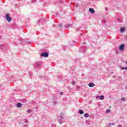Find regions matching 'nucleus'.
Masks as SVG:
<instances>
[{"label":"nucleus","instance_id":"23","mask_svg":"<svg viewBox=\"0 0 127 127\" xmlns=\"http://www.w3.org/2000/svg\"><path fill=\"white\" fill-rule=\"evenodd\" d=\"M75 5L76 6H78V4H75Z\"/></svg>","mask_w":127,"mask_h":127},{"label":"nucleus","instance_id":"7","mask_svg":"<svg viewBox=\"0 0 127 127\" xmlns=\"http://www.w3.org/2000/svg\"><path fill=\"white\" fill-rule=\"evenodd\" d=\"M89 10L90 12H91V13H95V10H94V9L93 8H89Z\"/></svg>","mask_w":127,"mask_h":127},{"label":"nucleus","instance_id":"16","mask_svg":"<svg viewBox=\"0 0 127 127\" xmlns=\"http://www.w3.org/2000/svg\"><path fill=\"white\" fill-rule=\"evenodd\" d=\"M111 112V111L110 110V109H107L106 110V113H110Z\"/></svg>","mask_w":127,"mask_h":127},{"label":"nucleus","instance_id":"13","mask_svg":"<svg viewBox=\"0 0 127 127\" xmlns=\"http://www.w3.org/2000/svg\"><path fill=\"white\" fill-rule=\"evenodd\" d=\"M89 117V114L86 113L84 114V117L85 118H88Z\"/></svg>","mask_w":127,"mask_h":127},{"label":"nucleus","instance_id":"11","mask_svg":"<svg viewBox=\"0 0 127 127\" xmlns=\"http://www.w3.org/2000/svg\"><path fill=\"white\" fill-rule=\"evenodd\" d=\"M120 69L121 70H125V69H127V67H123V66H120Z\"/></svg>","mask_w":127,"mask_h":127},{"label":"nucleus","instance_id":"24","mask_svg":"<svg viewBox=\"0 0 127 127\" xmlns=\"http://www.w3.org/2000/svg\"><path fill=\"white\" fill-rule=\"evenodd\" d=\"M119 21H122V19L118 20Z\"/></svg>","mask_w":127,"mask_h":127},{"label":"nucleus","instance_id":"3","mask_svg":"<svg viewBox=\"0 0 127 127\" xmlns=\"http://www.w3.org/2000/svg\"><path fill=\"white\" fill-rule=\"evenodd\" d=\"M124 49H125V44H123L122 45L120 46L119 50H121V51H124Z\"/></svg>","mask_w":127,"mask_h":127},{"label":"nucleus","instance_id":"12","mask_svg":"<svg viewBox=\"0 0 127 127\" xmlns=\"http://www.w3.org/2000/svg\"><path fill=\"white\" fill-rule=\"evenodd\" d=\"M105 99V96L104 95H101L100 96V100H104Z\"/></svg>","mask_w":127,"mask_h":127},{"label":"nucleus","instance_id":"2","mask_svg":"<svg viewBox=\"0 0 127 127\" xmlns=\"http://www.w3.org/2000/svg\"><path fill=\"white\" fill-rule=\"evenodd\" d=\"M62 119H64V117L62 116H60V117H59V123L61 125H62V124H63V120H62Z\"/></svg>","mask_w":127,"mask_h":127},{"label":"nucleus","instance_id":"20","mask_svg":"<svg viewBox=\"0 0 127 127\" xmlns=\"http://www.w3.org/2000/svg\"><path fill=\"white\" fill-rule=\"evenodd\" d=\"M60 94V95H63L64 93L63 92H61Z\"/></svg>","mask_w":127,"mask_h":127},{"label":"nucleus","instance_id":"17","mask_svg":"<svg viewBox=\"0 0 127 127\" xmlns=\"http://www.w3.org/2000/svg\"><path fill=\"white\" fill-rule=\"evenodd\" d=\"M71 83H72V85H75V84H76V82H75V81H72L71 82Z\"/></svg>","mask_w":127,"mask_h":127},{"label":"nucleus","instance_id":"6","mask_svg":"<svg viewBox=\"0 0 127 127\" xmlns=\"http://www.w3.org/2000/svg\"><path fill=\"white\" fill-rule=\"evenodd\" d=\"M125 30H126V27H123L120 29V31L122 33H124V32H125Z\"/></svg>","mask_w":127,"mask_h":127},{"label":"nucleus","instance_id":"19","mask_svg":"<svg viewBox=\"0 0 127 127\" xmlns=\"http://www.w3.org/2000/svg\"><path fill=\"white\" fill-rule=\"evenodd\" d=\"M96 99H100V96H96Z\"/></svg>","mask_w":127,"mask_h":127},{"label":"nucleus","instance_id":"14","mask_svg":"<svg viewBox=\"0 0 127 127\" xmlns=\"http://www.w3.org/2000/svg\"><path fill=\"white\" fill-rule=\"evenodd\" d=\"M31 112H32V110L31 109H28L27 110V113H31Z\"/></svg>","mask_w":127,"mask_h":127},{"label":"nucleus","instance_id":"25","mask_svg":"<svg viewBox=\"0 0 127 127\" xmlns=\"http://www.w3.org/2000/svg\"><path fill=\"white\" fill-rule=\"evenodd\" d=\"M109 109H111V106L109 107Z\"/></svg>","mask_w":127,"mask_h":127},{"label":"nucleus","instance_id":"4","mask_svg":"<svg viewBox=\"0 0 127 127\" xmlns=\"http://www.w3.org/2000/svg\"><path fill=\"white\" fill-rule=\"evenodd\" d=\"M41 56H43L44 57H48V53L45 52L41 54Z\"/></svg>","mask_w":127,"mask_h":127},{"label":"nucleus","instance_id":"9","mask_svg":"<svg viewBox=\"0 0 127 127\" xmlns=\"http://www.w3.org/2000/svg\"><path fill=\"white\" fill-rule=\"evenodd\" d=\"M79 114H80V115H83V114H84V111L80 109L79 110Z\"/></svg>","mask_w":127,"mask_h":127},{"label":"nucleus","instance_id":"18","mask_svg":"<svg viewBox=\"0 0 127 127\" xmlns=\"http://www.w3.org/2000/svg\"><path fill=\"white\" fill-rule=\"evenodd\" d=\"M59 27H62V26H63V24H59Z\"/></svg>","mask_w":127,"mask_h":127},{"label":"nucleus","instance_id":"5","mask_svg":"<svg viewBox=\"0 0 127 127\" xmlns=\"http://www.w3.org/2000/svg\"><path fill=\"white\" fill-rule=\"evenodd\" d=\"M88 86L90 88H93V87H95V84H94V83H93V82H91V83H89Z\"/></svg>","mask_w":127,"mask_h":127},{"label":"nucleus","instance_id":"1","mask_svg":"<svg viewBox=\"0 0 127 127\" xmlns=\"http://www.w3.org/2000/svg\"><path fill=\"white\" fill-rule=\"evenodd\" d=\"M6 19L8 21V22H10V21H11V18L10 17V16H9V13L6 14Z\"/></svg>","mask_w":127,"mask_h":127},{"label":"nucleus","instance_id":"15","mask_svg":"<svg viewBox=\"0 0 127 127\" xmlns=\"http://www.w3.org/2000/svg\"><path fill=\"white\" fill-rule=\"evenodd\" d=\"M121 100L123 101V102H125L126 101V98L123 97L122 98H121Z\"/></svg>","mask_w":127,"mask_h":127},{"label":"nucleus","instance_id":"21","mask_svg":"<svg viewBox=\"0 0 127 127\" xmlns=\"http://www.w3.org/2000/svg\"><path fill=\"white\" fill-rule=\"evenodd\" d=\"M117 127H122V126H121V125H118V126H117Z\"/></svg>","mask_w":127,"mask_h":127},{"label":"nucleus","instance_id":"10","mask_svg":"<svg viewBox=\"0 0 127 127\" xmlns=\"http://www.w3.org/2000/svg\"><path fill=\"white\" fill-rule=\"evenodd\" d=\"M72 26V24H66L65 25V28H68V27H71Z\"/></svg>","mask_w":127,"mask_h":127},{"label":"nucleus","instance_id":"8","mask_svg":"<svg viewBox=\"0 0 127 127\" xmlns=\"http://www.w3.org/2000/svg\"><path fill=\"white\" fill-rule=\"evenodd\" d=\"M22 106V105H21V103H18L17 104V107L18 108H21Z\"/></svg>","mask_w":127,"mask_h":127},{"label":"nucleus","instance_id":"22","mask_svg":"<svg viewBox=\"0 0 127 127\" xmlns=\"http://www.w3.org/2000/svg\"><path fill=\"white\" fill-rule=\"evenodd\" d=\"M24 127H28L27 125H24Z\"/></svg>","mask_w":127,"mask_h":127}]
</instances>
